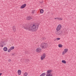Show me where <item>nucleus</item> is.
Wrapping results in <instances>:
<instances>
[{"label": "nucleus", "instance_id": "14", "mask_svg": "<svg viewBox=\"0 0 76 76\" xmlns=\"http://www.w3.org/2000/svg\"><path fill=\"white\" fill-rule=\"evenodd\" d=\"M61 63H64V64H66V61L64 60H63L61 61Z\"/></svg>", "mask_w": 76, "mask_h": 76}, {"label": "nucleus", "instance_id": "29", "mask_svg": "<svg viewBox=\"0 0 76 76\" xmlns=\"http://www.w3.org/2000/svg\"><path fill=\"white\" fill-rule=\"evenodd\" d=\"M2 75V73H0V76L1 75Z\"/></svg>", "mask_w": 76, "mask_h": 76}, {"label": "nucleus", "instance_id": "20", "mask_svg": "<svg viewBox=\"0 0 76 76\" xmlns=\"http://www.w3.org/2000/svg\"><path fill=\"white\" fill-rule=\"evenodd\" d=\"M15 48V47L14 46H12L11 47L10 49L12 50H13V49H14Z\"/></svg>", "mask_w": 76, "mask_h": 76}, {"label": "nucleus", "instance_id": "27", "mask_svg": "<svg viewBox=\"0 0 76 76\" xmlns=\"http://www.w3.org/2000/svg\"><path fill=\"white\" fill-rule=\"evenodd\" d=\"M40 3H41V4H42L43 3V1H39Z\"/></svg>", "mask_w": 76, "mask_h": 76}, {"label": "nucleus", "instance_id": "19", "mask_svg": "<svg viewBox=\"0 0 76 76\" xmlns=\"http://www.w3.org/2000/svg\"><path fill=\"white\" fill-rule=\"evenodd\" d=\"M24 76H27L28 75V73L27 72H25L23 74Z\"/></svg>", "mask_w": 76, "mask_h": 76}, {"label": "nucleus", "instance_id": "3", "mask_svg": "<svg viewBox=\"0 0 76 76\" xmlns=\"http://www.w3.org/2000/svg\"><path fill=\"white\" fill-rule=\"evenodd\" d=\"M40 46L42 49H45L48 47V45L47 43H42L41 44Z\"/></svg>", "mask_w": 76, "mask_h": 76}, {"label": "nucleus", "instance_id": "18", "mask_svg": "<svg viewBox=\"0 0 76 76\" xmlns=\"http://www.w3.org/2000/svg\"><path fill=\"white\" fill-rule=\"evenodd\" d=\"M58 19H58V20H63V18L59 17Z\"/></svg>", "mask_w": 76, "mask_h": 76}, {"label": "nucleus", "instance_id": "26", "mask_svg": "<svg viewBox=\"0 0 76 76\" xmlns=\"http://www.w3.org/2000/svg\"><path fill=\"white\" fill-rule=\"evenodd\" d=\"M56 39H57V40H60V38H56Z\"/></svg>", "mask_w": 76, "mask_h": 76}, {"label": "nucleus", "instance_id": "15", "mask_svg": "<svg viewBox=\"0 0 76 76\" xmlns=\"http://www.w3.org/2000/svg\"><path fill=\"white\" fill-rule=\"evenodd\" d=\"M40 13H43L44 12V10L42 9H41L40 10Z\"/></svg>", "mask_w": 76, "mask_h": 76}, {"label": "nucleus", "instance_id": "8", "mask_svg": "<svg viewBox=\"0 0 76 76\" xmlns=\"http://www.w3.org/2000/svg\"><path fill=\"white\" fill-rule=\"evenodd\" d=\"M41 48H37L36 50V51L37 53H40L41 52Z\"/></svg>", "mask_w": 76, "mask_h": 76}, {"label": "nucleus", "instance_id": "5", "mask_svg": "<svg viewBox=\"0 0 76 76\" xmlns=\"http://www.w3.org/2000/svg\"><path fill=\"white\" fill-rule=\"evenodd\" d=\"M45 56L46 55L45 53H44L42 55L40 58V59L41 60H44V59L45 58Z\"/></svg>", "mask_w": 76, "mask_h": 76}, {"label": "nucleus", "instance_id": "28", "mask_svg": "<svg viewBox=\"0 0 76 76\" xmlns=\"http://www.w3.org/2000/svg\"><path fill=\"white\" fill-rule=\"evenodd\" d=\"M8 61H9V62H10V61H11V60H10V59L8 60Z\"/></svg>", "mask_w": 76, "mask_h": 76}, {"label": "nucleus", "instance_id": "10", "mask_svg": "<svg viewBox=\"0 0 76 76\" xmlns=\"http://www.w3.org/2000/svg\"><path fill=\"white\" fill-rule=\"evenodd\" d=\"M3 45H4V42L1 41L0 42V47H3Z\"/></svg>", "mask_w": 76, "mask_h": 76}, {"label": "nucleus", "instance_id": "1", "mask_svg": "<svg viewBox=\"0 0 76 76\" xmlns=\"http://www.w3.org/2000/svg\"><path fill=\"white\" fill-rule=\"evenodd\" d=\"M38 25L37 23H33L30 26L28 24H24L22 25V27L26 30L31 32L37 31L38 29Z\"/></svg>", "mask_w": 76, "mask_h": 76}, {"label": "nucleus", "instance_id": "24", "mask_svg": "<svg viewBox=\"0 0 76 76\" xmlns=\"http://www.w3.org/2000/svg\"><path fill=\"white\" fill-rule=\"evenodd\" d=\"M11 50H12L10 49H9L8 50V53H9V52H10V51H11Z\"/></svg>", "mask_w": 76, "mask_h": 76}, {"label": "nucleus", "instance_id": "31", "mask_svg": "<svg viewBox=\"0 0 76 76\" xmlns=\"http://www.w3.org/2000/svg\"><path fill=\"white\" fill-rule=\"evenodd\" d=\"M14 54H13H13H12V55H13Z\"/></svg>", "mask_w": 76, "mask_h": 76}, {"label": "nucleus", "instance_id": "21", "mask_svg": "<svg viewBox=\"0 0 76 76\" xmlns=\"http://www.w3.org/2000/svg\"><path fill=\"white\" fill-rule=\"evenodd\" d=\"M31 13L32 14H34V13H35V10H33L32 11Z\"/></svg>", "mask_w": 76, "mask_h": 76}, {"label": "nucleus", "instance_id": "2", "mask_svg": "<svg viewBox=\"0 0 76 76\" xmlns=\"http://www.w3.org/2000/svg\"><path fill=\"white\" fill-rule=\"evenodd\" d=\"M61 28V25L59 24L56 28V31L55 33L56 36H61L63 35V31L62 30H60Z\"/></svg>", "mask_w": 76, "mask_h": 76}, {"label": "nucleus", "instance_id": "6", "mask_svg": "<svg viewBox=\"0 0 76 76\" xmlns=\"http://www.w3.org/2000/svg\"><path fill=\"white\" fill-rule=\"evenodd\" d=\"M68 51V49H64V51L62 53V55H64L65 53H66Z\"/></svg>", "mask_w": 76, "mask_h": 76}, {"label": "nucleus", "instance_id": "17", "mask_svg": "<svg viewBox=\"0 0 76 76\" xmlns=\"http://www.w3.org/2000/svg\"><path fill=\"white\" fill-rule=\"evenodd\" d=\"M58 46L59 47V48H61V47H63V46L62 45H61V44H59L58 45Z\"/></svg>", "mask_w": 76, "mask_h": 76}, {"label": "nucleus", "instance_id": "7", "mask_svg": "<svg viewBox=\"0 0 76 76\" xmlns=\"http://www.w3.org/2000/svg\"><path fill=\"white\" fill-rule=\"evenodd\" d=\"M26 19L27 20H31V19H32V17L30 16H28L27 17Z\"/></svg>", "mask_w": 76, "mask_h": 76}, {"label": "nucleus", "instance_id": "22", "mask_svg": "<svg viewBox=\"0 0 76 76\" xmlns=\"http://www.w3.org/2000/svg\"><path fill=\"white\" fill-rule=\"evenodd\" d=\"M16 28V27H15V26H12V29H15Z\"/></svg>", "mask_w": 76, "mask_h": 76}, {"label": "nucleus", "instance_id": "23", "mask_svg": "<svg viewBox=\"0 0 76 76\" xmlns=\"http://www.w3.org/2000/svg\"><path fill=\"white\" fill-rule=\"evenodd\" d=\"M12 31L14 32H16V28H14L13 29H12Z\"/></svg>", "mask_w": 76, "mask_h": 76}, {"label": "nucleus", "instance_id": "13", "mask_svg": "<svg viewBox=\"0 0 76 76\" xmlns=\"http://www.w3.org/2000/svg\"><path fill=\"white\" fill-rule=\"evenodd\" d=\"M3 50L4 51H7V48L6 47H5L4 48Z\"/></svg>", "mask_w": 76, "mask_h": 76}, {"label": "nucleus", "instance_id": "12", "mask_svg": "<svg viewBox=\"0 0 76 76\" xmlns=\"http://www.w3.org/2000/svg\"><path fill=\"white\" fill-rule=\"evenodd\" d=\"M25 61L26 63H29V60L28 59H26Z\"/></svg>", "mask_w": 76, "mask_h": 76}, {"label": "nucleus", "instance_id": "9", "mask_svg": "<svg viewBox=\"0 0 76 76\" xmlns=\"http://www.w3.org/2000/svg\"><path fill=\"white\" fill-rule=\"evenodd\" d=\"M26 4H24L21 5L20 7V9H24V8H25V7H26Z\"/></svg>", "mask_w": 76, "mask_h": 76}, {"label": "nucleus", "instance_id": "30", "mask_svg": "<svg viewBox=\"0 0 76 76\" xmlns=\"http://www.w3.org/2000/svg\"><path fill=\"white\" fill-rule=\"evenodd\" d=\"M56 39H54V41H56Z\"/></svg>", "mask_w": 76, "mask_h": 76}, {"label": "nucleus", "instance_id": "4", "mask_svg": "<svg viewBox=\"0 0 76 76\" xmlns=\"http://www.w3.org/2000/svg\"><path fill=\"white\" fill-rule=\"evenodd\" d=\"M52 71L51 70H48L47 71V76H53L52 74L51 73Z\"/></svg>", "mask_w": 76, "mask_h": 76}, {"label": "nucleus", "instance_id": "16", "mask_svg": "<svg viewBox=\"0 0 76 76\" xmlns=\"http://www.w3.org/2000/svg\"><path fill=\"white\" fill-rule=\"evenodd\" d=\"M45 73H44L41 74L40 76H45Z\"/></svg>", "mask_w": 76, "mask_h": 76}, {"label": "nucleus", "instance_id": "32", "mask_svg": "<svg viewBox=\"0 0 76 76\" xmlns=\"http://www.w3.org/2000/svg\"><path fill=\"white\" fill-rule=\"evenodd\" d=\"M12 56H13V55H12Z\"/></svg>", "mask_w": 76, "mask_h": 76}, {"label": "nucleus", "instance_id": "11", "mask_svg": "<svg viewBox=\"0 0 76 76\" xmlns=\"http://www.w3.org/2000/svg\"><path fill=\"white\" fill-rule=\"evenodd\" d=\"M18 75H21V70H18Z\"/></svg>", "mask_w": 76, "mask_h": 76}, {"label": "nucleus", "instance_id": "25", "mask_svg": "<svg viewBox=\"0 0 76 76\" xmlns=\"http://www.w3.org/2000/svg\"><path fill=\"white\" fill-rule=\"evenodd\" d=\"M54 19H57L58 20L59 19L57 17V18H54Z\"/></svg>", "mask_w": 76, "mask_h": 76}]
</instances>
